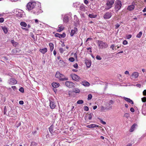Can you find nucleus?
<instances>
[{
	"mask_svg": "<svg viewBox=\"0 0 146 146\" xmlns=\"http://www.w3.org/2000/svg\"><path fill=\"white\" fill-rule=\"evenodd\" d=\"M97 44L99 48H105L108 46V44L105 42L102 41L98 40L97 41Z\"/></svg>",
	"mask_w": 146,
	"mask_h": 146,
	"instance_id": "nucleus-1",
	"label": "nucleus"
},
{
	"mask_svg": "<svg viewBox=\"0 0 146 146\" xmlns=\"http://www.w3.org/2000/svg\"><path fill=\"white\" fill-rule=\"evenodd\" d=\"M56 78H58L61 81L66 80H68L64 75L61 74L59 72H57L55 75Z\"/></svg>",
	"mask_w": 146,
	"mask_h": 146,
	"instance_id": "nucleus-2",
	"label": "nucleus"
},
{
	"mask_svg": "<svg viewBox=\"0 0 146 146\" xmlns=\"http://www.w3.org/2000/svg\"><path fill=\"white\" fill-rule=\"evenodd\" d=\"M114 0H108L106 3V6L105 9V11H107L111 9L114 3Z\"/></svg>",
	"mask_w": 146,
	"mask_h": 146,
	"instance_id": "nucleus-3",
	"label": "nucleus"
},
{
	"mask_svg": "<svg viewBox=\"0 0 146 146\" xmlns=\"http://www.w3.org/2000/svg\"><path fill=\"white\" fill-rule=\"evenodd\" d=\"M36 3L34 2H31L29 3L27 5V8L29 10L33 9L35 7Z\"/></svg>",
	"mask_w": 146,
	"mask_h": 146,
	"instance_id": "nucleus-4",
	"label": "nucleus"
},
{
	"mask_svg": "<svg viewBox=\"0 0 146 146\" xmlns=\"http://www.w3.org/2000/svg\"><path fill=\"white\" fill-rule=\"evenodd\" d=\"M115 9L116 11H118L121 9L122 4L121 1H117L115 3Z\"/></svg>",
	"mask_w": 146,
	"mask_h": 146,
	"instance_id": "nucleus-5",
	"label": "nucleus"
},
{
	"mask_svg": "<svg viewBox=\"0 0 146 146\" xmlns=\"http://www.w3.org/2000/svg\"><path fill=\"white\" fill-rule=\"evenodd\" d=\"M112 13L110 12H106L104 15V18L105 19H110L112 16Z\"/></svg>",
	"mask_w": 146,
	"mask_h": 146,
	"instance_id": "nucleus-6",
	"label": "nucleus"
},
{
	"mask_svg": "<svg viewBox=\"0 0 146 146\" xmlns=\"http://www.w3.org/2000/svg\"><path fill=\"white\" fill-rule=\"evenodd\" d=\"M70 76L73 80L76 81H79L80 79V78L79 76L74 74H71Z\"/></svg>",
	"mask_w": 146,
	"mask_h": 146,
	"instance_id": "nucleus-7",
	"label": "nucleus"
},
{
	"mask_svg": "<svg viewBox=\"0 0 146 146\" xmlns=\"http://www.w3.org/2000/svg\"><path fill=\"white\" fill-rule=\"evenodd\" d=\"M9 82L11 85L15 84L17 83V81L14 78H11L9 80Z\"/></svg>",
	"mask_w": 146,
	"mask_h": 146,
	"instance_id": "nucleus-8",
	"label": "nucleus"
},
{
	"mask_svg": "<svg viewBox=\"0 0 146 146\" xmlns=\"http://www.w3.org/2000/svg\"><path fill=\"white\" fill-rule=\"evenodd\" d=\"M93 115L92 113L86 115L85 117V119L86 121L91 119L92 116Z\"/></svg>",
	"mask_w": 146,
	"mask_h": 146,
	"instance_id": "nucleus-9",
	"label": "nucleus"
},
{
	"mask_svg": "<svg viewBox=\"0 0 146 146\" xmlns=\"http://www.w3.org/2000/svg\"><path fill=\"white\" fill-rule=\"evenodd\" d=\"M65 84L67 87L69 88H72L74 86L73 83L70 81H66L65 82Z\"/></svg>",
	"mask_w": 146,
	"mask_h": 146,
	"instance_id": "nucleus-10",
	"label": "nucleus"
},
{
	"mask_svg": "<svg viewBox=\"0 0 146 146\" xmlns=\"http://www.w3.org/2000/svg\"><path fill=\"white\" fill-rule=\"evenodd\" d=\"M55 36L59 38H64L66 36V34L63 33L62 34H59V33H56L55 34Z\"/></svg>",
	"mask_w": 146,
	"mask_h": 146,
	"instance_id": "nucleus-11",
	"label": "nucleus"
},
{
	"mask_svg": "<svg viewBox=\"0 0 146 146\" xmlns=\"http://www.w3.org/2000/svg\"><path fill=\"white\" fill-rule=\"evenodd\" d=\"M49 102L50 106V108L51 109H54L56 106L55 103L53 101H52L50 100H49Z\"/></svg>",
	"mask_w": 146,
	"mask_h": 146,
	"instance_id": "nucleus-12",
	"label": "nucleus"
},
{
	"mask_svg": "<svg viewBox=\"0 0 146 146\" xmlns=\"http://www.w3.org/2000/svg\"><path fill=\"white\" fill-rule=\"evenodd\" d=\"M139 76L138 72H135L133 73L131 75V78L132 79H135L137 78Z\"/></svg>",
	"mask_w": 146,
	"mask_h": 146,
	"instance_id": "nucleus-13",
	"label": "nucleus"
},
{
	"mask_svg": "<svg viewBox=\"0 0 146 146\" xmlns=\"http://www.w3.org/2000/svg\"><path fill=\"white\" fill-rule=\"evenodd\" d=\"M78 31L76 27H74V29L72 30L70 34L71 36H73V35L75 34L76 32H77Z\"/></svg>",
	"mask_w": 146,
	"mask_h": 146,
	"instance_id": "nucleus-14",
	"label": "nucleus"
},
{
	"mask_svg": "<svg viewBox=\"0 0 146 146\" xmlns=\"http://www.w3.org/2000/svg\"><path fill=\"white\" fill-rule=\"evenodd\" d=\"M25 15V14L23 11L21 10H20V12H19L17 14V16L20 17H22Z\"/></svg>",
	"mask_w": 146,
	"mask_h": 146,
	"instance_id": "nucleus-15",
	"label": "nucleus"
},
{
	"mask_svg": "<svg viewBox=\"0 0 146 146\" xmlns=\"http://www.w3.org/2000/svg\"><path fill=\"white\" fill-rule=\"evenodd\" d=\"M112 106H110L109 107H108H108L106 108V107H104L103 106H102L101 107V110L102 111H103L106 110H110L112 109Z\"/></svg>",
	"mask_w": 146,
	"mask_h": 146,
	"instance_id": "nucleus-16",
	"label": "nucleus"
},
{
	"mask_svg": "<svg viewBox=\"0 0 146 146\" xmlns=\"http://www.w3.org/2000/svg\"><path fill=\"white\" fill-rule=\"evenodd\" d=\"M123 98L126 101L128 102L129 103L131 104H133V101L132 100H131L130 99L126 98V97H123Z\"/></svg>",
	"mask_w": 146,
	"mask_h": 146,
	"instance_id": "nucleus-17",
	"label": "nucleus"
},
{
	"mask_svg": "<svg viewBox=\"0 0 146 146\" xmlns=\"http://www.w3.org/2000/svg\"><path fill=\"white\" fill-rule=\"evenodd\" d=\"M135 8V6L134 5H131L129 6L127 8V10L129 11H131L133 10Z\"/></svg>",
	"mask_w": 146,
	"mask_h": 146,
	"instance_id": "nucleus-18",
	"label": "nucleus"
},
{
	"mask_svg": "<svg viewBox=\"0 0 146 146\" xmlns=\"http://www.w3.org/2000/svg\"><path fill=\"white\" fill-rule=\"evenodd\" d=\"M81 84L84 86H89L90 85V83L87 81L82 82L81 83Z\"/></svg>",
	"mask_w": 146,
	"mask_h": 146,
	"instance_id": "nucleus-19",
	"label": "nucleus"
},
{
	"mask_svg": "<svg viewBox=\"0 0 146 146\" xmlns=\"http://www.w3.org/2000/svg\"><path fill=\"white\" fill-rule=\"evenodd\" d=\"M47 49L46 48H45L42 49H40L39 51L43 54H44L47 52Z\"/></svg>",
	"mask_w": 146,
	"mask_h": 146,
	"instance_id": "nucleus-20",
	"label": "nucleus"
},
{
	"mask_svg": "<svg viewBox=\"0 0 146 146\" xmlns=\"http://www.w3.org/2000/svg\"><path fill=\"white\" fill-rule=\"evenodd\" d=\"M85 64L86 65V66L88 68L90 67L91 65V62L88 60H85Z\"/></svg>",
	"mask_w": 146,
	"mask_h": 146,
	"instance_id": "nucleus-21",
	"label": "nucleus"
},
{
	"mask_svg": "<svg viewBox=\"0 0 146 146\" xmlns=\"http://www.w3.org/2000/svg\"><path fill=\"white\" fill-rule=\"evenodd\" d=\"M137 126V124L135 123H134L131 127L130 129V131L131 132H133L135 129V127Z\"/></svg>",
	"mask_w": 146,
	"mask_h": 146,
	"instance_id": "nucleus-22",
	"label": "nucleus"
},
{
	"mask_svg": "<svg viewBox=\"0 0 146 146\" xmlns=\"http://www.w3.org/2000/svg\"><path fill=\"white\" fill-rule=\"evenodd\" d=\"M52 87L54 88H56L59 86L60 84L56 82H53L52 84Z\"/></svg>",
	"mask_w": 146,
	"mask_h": 146,
	"instance_id": "nucleus-23",
	"label": "nucleus"
},
{
	"mask_svg": "<svg viewBox=\"0 0 146 146\" xmlns=\"http://www.w3.org/2000/svg\"><path fill=\"white\" fill-rule=\"evenodd\" d=\"M86 9V7L83 4H81L80 7V9L83 11H84Z\"/></svg>",
	"mask_w": 146,
	"mask_h": 146,
	"instance_id": "nucleus-24",
	"label": "nucleus"
},
{
	"mask_svg": "<svg viewBox=\"0 0 146 146\" xmlns=\"http://www.w3.org/2000/svg\"><path fill=\"white\" fill-rule=\"evenodd\" d=\"M53 128L54 126L52 125H51L49 128V131L51 134H54L53 131L54 130Z\"/></svg>",
	"mask_w": 146,
	"mask_h": 146,
	"instance_id": "nucleus-25",
	"label": "nucleus"
},
{
	"mask_svg": "<svg viewBox=\"0 0 146 146\" xmlns=\"http://www.w3.org/2000/svg\"><path fill=\"white\" fill-rule=\"evenodd\" d=\"M98 125H96L94 124H91L88 125L87 126V127H89V128H94V127H98Z\"/></svg>",
	"mask_w": 146,
	"mask_h": 146,
	"instance_id": "nucleus-26",
	"label": "nucleus"
},
{
	"mask_svg": "<svg viewBox=\"0 0 146 146\" xmlns=\"http://www.w3.org/2000/svg\"><path fill=\"white\" fill-rule=\"evenodd\" d=\"M80 5V3L79 2H76L74 3L73 6L74 7L77 8H78Z\"/></svg>",
	"mask_w": 146,
	"mask_h": 146,
	"instance_id": "nucleus-27",
	"label": "nucleus"
},
{
	"mask_svg": "<svg viewBox=\"0 0 146 146\" xmlns=\"http://www.w3.org/2000/svg\"><path fill=\"white\" fill-rule=\"evenodd\" d=\"M49 46L50 48V50L51 51H52L54 49V44L52 43H50L49 44Z\"/></svg>",
	"mask_w": 146,
	"mask_h": 146,
	"instance_id": "nucleus-28",
	"label": "nucleus"
},
{
	"mask_svg": "<svg viewBox=\"0 0 146 146\" xmlns=\"http://www.w3.org/2000/svg\"><path fill=\"white\" fill-rule=\"evenodd\" d=\"M63 20L64 22L67 23L68 21V17L67 16H65Z\"/></svg>",
	"mask_w": 146,
	"mask_h": 146,
	"instance_id": "nucleus-29",
	"label": "nucleus"
},
{
	"mask_svg": "<svg viewBox=\"0 0 146 146\" xmlns=\"http://www.w3.org/2000/svg\"><path fill=\"white\" fill-rule=\"evenodd\" d=\"M2 29L3 30L4 33L6 34L8 32V30L7 29V28L5 27H2Z\"/></svg>",
	"mask_w": 146,
	"mask_h": 146,
	"instance_id": "nucleus-30",
	"label": "nucleus"
},
{
	"mask_svg": "<svg viewBox=\"0 0 146 146\" xmlns=\"http://www.w3.org/2000/svg\"><path fill=\"white\" fill-rule=\"evenodd\" d=\"M142 113L144 115H146V108L143 107L142 109Z\"/></svg>",
	"mask_w": 146,
	"mask_h": 146,
	"instance_id": "nucleus-31",
	"label": "nucleus"
},
{
	"mask_svg": "<svg viewBox=\"0 0 146 146\" xmlns=\"http://www.w3.org/2000/svg\"><path fill=\"white\" fill-rule=\"evenodd\" d=\"M88 16L90 18H95L97 16L96 15H94L93 13L89 14L88 15Z\"/></svg>",
	"mask_w": 146,
	"mask_h": 146,
	"instance_id": "nucleus-32",
	"label": "nucleus"
},
{
	"mask_svg": "<svg viewBox=\"0 0 146 146\" xmlns=\"http://www.w3.org/2000/svg\"><path fill=\"white\" fill-rule=\"evenodd\" d=\"M20 25L22 27H26L27 26V24L24 22H21L20 24Z\"/></svg>",
	"mask_w": 146,
	"mask_h": 146,
	"instance_id": "nucleus-33",
	"label": "nucleus"
},
{
	"mask_svg": "<svg viewBox=\"0 0 146 146\" xmlns=\"http://www.w3.org/2000/svg\"><path fill=\"white\" fill-rule=\"evenodd\" d=\"M80 91L79 89L77 88H75L73 90V92H74L76 93H79L80 92Z\"/></svg>",
	"mask_w": 146,
	"mask_h": 146,
	"instance_id": "nucleus-34",
	"label": "nucleus"
},
{
	"mask_svg": "<svg viewBox=\"0 0 146 146\" xmlns=\"http://www.w3.org/2000/svg\"><path fill=\"white\" fill-rule=\"evenodd\" d=\"M64 27L62 26H60L59 27L58 29L57 30V31L59 32H60L62 31L64 29Z\"/></svg>",
	"mask_w": 146,
	"mask_h": 146,
	"instance_id": "nucleus-35",
	"label": "nucleus"
},
{
	"mask_svg": "<svg viewBox=\"0 0 146 146\" xmlns=\"http://www.w3.org/2000/svg\"><path fill=\"white\" fill-rule=\"evenodd\" d=\"M142 34V33L141 31L136 36V37L138 38H140Z\"/></svg>",
	"mask_w": 146,
	"mask_h": 146,
	"instance_id": "nucleus-36",
	"label": "nucleus"
},
{
	"mask_svg": "<svg viewBox=\"0 0 146 146\" xmlns=\"http://www.w3.org/2000/svg\"><path fill=\"white\" fill-rule=\"evenodd\" d=\"M59 130L58 129H57L54 131H53V134H52V135H55L56 134H58L59 133Z\"/></svg>",
	"mask_w": 146,
	"mask_h": 146,
	"instance_id": "nucleus-37",
	"label": "nucleus"
},
{
	"mask_svg": "<svg viewBox=\"0 0 146 146\" xmlns=\"http://www.w3.org/2000/svg\"><path fill=\"white\" fill-rule=\"evenodd\" d=\"M114 103V101H113L112 100H110L109 101V103H108V105L109 106V107L110 106L111 104H113Z\"/></svg>",
	"mask_w": 146,
	"mask_h": 146,
	"instance_id": "nucleus-38",
	"label": "nucleus"
},
{
	"mask_svg": "<svg viewBox=\"0 0 146 146\" xmlns=\"http://www.w3.org/2000/svg\"><path fill=\"white\" fill-rule=\"evenodd\" d=\"M84 102L82 100H79L77 101V104H82Z\"/></svg>",
	"mask_w": 146,
	"mask_h": 146,
	"instance_id": "nucleus-39",
	"label": "nucleus"
},
{
	"mask_svg": "<svg viewBox=\"0 0 146 146\" xmlns=\"http://www.w3.org/2000/svg\"><path fill=\"white\" fill-rule=\"evenodd\" d=\"M124 116L128 118L129 117V114L127 113H125L124 114Z\"/></svg>",
	"mask_w": 146,
	"mask_h": 146,
	"instance_id": "nucleus-40",
	"label": "nucleus"
},
{
	"mask_svg": "<svg viewBox=\"0 0 146 146\" xmlns=\"http://www.w3.org/2000/svg\"><path fill=\"white\" fill-rule=\"evenodd\" d=\"M92 98V95L90 94H89L88 96V100H91V99Z\"/></svg>",
	"mask_w": 146,
	"mask_h": 146,
	"instance_id": "nucleus-41",
	"label": "nucleus"
},
{
	"mask_svg": "<svg viewBox=\"0 0 146 146\" xmlns=\"http://www.w3.org/2000/svg\"><path fill=\"white\" fill-rule=\"evenodd\" d=\"M69 60L71 62H73L74 61V58L71 57L69 58Z\"/></svg>",
	"mask_w": 146,
	"mask_h": 146,
	"instance_id": "nucleus-42",
	"label": "nucleus"
},
{
	"mask_svg": "<svg viewBox=\"0 0 146 146\" xmlns=\"http://www.w3.org/2000/svg\"><path fill=\"white\" fill-rule=\"evenodd\" d=\"M19 90L21 92L23 93L24 92V89L22 87H21L19 89Z\"/></svg>",
	"mask_w": 146,
	"mask_h": 146,
	"instance_id": "nucleus-43",
	"label": "nucleus"
},
{
	"mask_svg": "<svg viewBox=\"0 0 146 146\" xmlns=\"http://www.w3.org/2000/svg\"><path fill=\"white\" fill-rule=\"evenodd\" d=\"M59 51L61 53H62L64 52V49L62 48H59Z\"/></svg>",
	"mask_w": 146,
	"mask_h": 146,
	"instance_id": "nucleus-44",
	"label": "nucleus"
},
{
	"mask_svg": "<svg viewBox=\"0 0 146 146\" xmlns=\"http://www.w3.org/2000/svg\"><path fill=\"white\" fill-rule=\"evenodd\" d=\"M142 101L143 102H146V97H144L141 98Z\"/></svg>",
	"mask_w": 146,
	"mask_h": 146,
	"instance_id": "nucleus-45",
	"label": "nucleus"
},
{
	"mask_svg": "<svg viewBox=\"0 0 146 146\" xmlns=\"http://www.w3.org/2000/svg\"><path fill=\"white\" fill-rule=\"evenodd\" d=\"M115 45L113 44L111 45L110 48H111L112 50H114V48L115 47Z\"/></svg>",
	"mask_w": 146,
	"mask_h": 146,
	"instance_id": "nucleus-46",
	"label": "nucleus"
},
{
	"mask_svg": "<svg viewBox=\"0 0 146 146\" xmlns=\"http://www.w3.org/2000/svg\"><path fill=\"white\" fill-rule=\"evenodd\" d=\"M96 58L97 59L99 60H101L102 59V58H101V57L99 55H97L96 56Z\"/></svg>",
	"mask_w": 146,
	"mask_h": 146,
	"instance_id": "nucleus-47",
	"label": "nucleus"
},
{
	"mask_svg": "<svg viewBox=\"0 0 146 146\" xmlns=\"http://www.w3.org/2000/svg\"><path fill=\"white\" fill-rule=\"evenodd\" d=\"M73 66L74 68L76 69L78 68V65L77 63H76L75 64H74Z\"/></svg>",
	"mask_w": 146,
	"mask_h": 146,
	"instance_id": "nucleus-48",
	"label": "nucleus"
},
{
	"mask_svg": "<svg viewBox=\"0 0 146 146\" xmlns=\"http://www.w3.org/2000/svg\"><path fill=\"white\" fill-rule=\"evenodd\" d=\"M123 44L124 45H126L127 44V42L126 40H124L123 41Z\"/></svg>",
	"mask_w": 146,
	"mask_h": 146,
	"instance_id": "nucleus-49",
	"label": "nucleus"
},
{
	"mask_svg": "<svg viewBox=\"0 0 146 146\" xmlns=\"http://www.w3.org/2000/svg\"><path fill=\"white\" fill-rule=\"evenodd\" d=\"M84 110L85 111H88L89 110L88 108V106H85L84 107Z\"/></svg>",
	"mask_w": 146,
	"mask_h": 146,
	"instance_id": "nucleus-50",
	"label": "nucleus"
},
{
	"mask_svg": "<svg viewBox=\"0 0 146 146\" xmlns=\"http://www.w3.org/2000/svg\"><path fill=\"white\" fill-rule=\"evenodd\" d=\"M4 19L3 18L1 17L0 18V23H2L3 22Z\"/></svg>",
	"mask_w": 146,
	"mask_h": 146,
	"instance_id": "nucleus-51",
	"label": "nucleus"
},
{
	"mask_svg": "<svg viewBox=\"0 0 146 146\" xmlns=\"http://www.w3.org/2000/svg\"><path fill=\"white\" fill-rule=\"evenodd\" d=\"M132 35H128L127 36V38L129 39L131 38Z\"/></svg>",
	"mask_w": 146,
	"mask_h": 146,
	"instance_id": "nucleus-52",
	"label": "nucleus"
},
{
	"mask_svg": "<svg viewBox=\"0 0 146 146\" xmlns=\"http://www.w3.org/2000/svg\"><path fill=\"white\" fill-rule=\"evenodd\" d=\"M12 53H13H13H16L17 52V50L16 49H14L12 50Z\"/></svg>",
	"mask_w": 146,
	"mask_h": 146,
	"instance_id": "nucleus-53",
	"label": "nucleus"
},
{
	"mask_svg": "<svg viewBox=\"0 0 146 146\" xmlns=\"http://www.w3.org/2000/svg\"><path fill=\"white\" fill-rule=\"evenodd\" d=\"M19 103L20 105H23L24 104V102L23 101H20L19 102Z\"/></svg>",
	"mask_w": 146,
	"mask_h": 146,
	"instance_id": "nucleus-54",
	"label": "nucleus"
},
{
	"mask_svg": "<svg viewBox=\"0 0 146 146\" xmlns=\"http://www.w3.org/2000/svg\"><path fill=\"white\" fill-rule=\"evenodd\" d=\"M74 19H75V18H76V23H78V21H79V20L78 19V18H77V17H76V15H74Z\"/></svg>",
	"mask_w": 146,
	"mask_h": 146,
	"instance_id": "nucleus-55",
	"label": "nucleus"
},
{
	"mask_svg": "<svg viewBox=\"0 0 146 146\" xmlns=\"http://www.w3.org/2000/svg\"><path fill=\"white\" fill-rule=\"evenodd\" d=\"M130 110L131 112H133L135 111V110L133 108H130Z\"/></svg>",
	"mask_w": 146,
	"mask_h": 146,
	"instance_id": "nucleus-56",
	"label": "nucleus"
},
{
	"mask_svg": "<svg viewBox=\"0 0 146 146\" xmlns=\"http://www.w3.org/2000/svg\"><path fill=\"white\" fill-rule=\"evenodd\" d=\"M119 26H120V25L119 24H116V25H115V28L116 29H117L118 28H119Z\"/></svg>",
	"mask_w": 146,
	"mask_h": 146,
	"instance_id": "nucleus-57",
	"label": "nucleus"
},
{
	"mask_svg": "<svg viewBox=\"0 0 146 146\" xmlns=\"http://www.w3.org/2000/svg\"><path fill=\"white\" fill-rule=\"evenodd\" d=\"M143 94L144 96H146V90H144L143 91Z\"/></svg>",
	"mask_w": 146,
	"mask_h": 146,
	"instance_id": "nucleus-58",
	"label": "nucleus"
},
{
	"mask_svg": "<svg viewBox=\"0 0 146 146\" xmlns=\"http://www.w3.org/2000/svg\"><path fill=\"white\" fill-rule=\"evenodd\" d=\"M125 74H128L129 75V72L128 71H126L125 72Z\"/></svg>",
	"mask_w": 146,
	"mask_h": 146,
	"instance_id": "nucleus-59",
	"label": "nucleus"
},
{
	"mask_svg": "<svg viewBox=\"0 0 146 146\" xmlns=\"http://www.w3.org/2000/svg\"><path fill=\"white\" fill-rule=\"evenodd\" d=\"M35 22L38 24L39 23V21H38V20L37 19H35Z\"/></svg>",
	"mask_w": 146,
	"mask_h": 146,
	"instance_id": "nucleus-60",
	"label": "nucleus"
},
{
	"mask_svg": "<svg viewBox=\"0 0 146 146\" xmlns=\"http://www.w3.org/2000/svg\"><path fill=\"white\" fill-rule=\"evenodd\" d=\"M92 40V38H88L86 40V42H87V41L90 40Z\"/></svg>",
	"mask_w": 146,
	"mask_h": 146,
	"instance_id": "nucleus-61",
	"label": "nucleus"
},
{
	"mask_svg": "<svg viewBox=\"0 0 146 146\" xmlns=\"http://www.w3.org/2000/svg\"><path fill=\"white\" fill-rule=\"evenodd\" d=\"M84 2V3L86 4H87L88 3V1L87 0H85Z\"/></svg>",
	"mask_w": 146,
	"mask_h": 146,
	"instance_id": "nucleus-62",
	"label": "nucleus"
},
{
	"mask_svg": "<svg viewBox=\"0 0 146 146\" xmlns=\"http://www.w3.org/2000/svg\"><path fill=\"white\" fill-rule=\"evenodd\" d=\"M11 87L14 90H15L16 88V87L15 86H12Z\"/></svg>",
	"mask_w": 146,
	"mask_h": 146,
	"instance_id": "nucleus-63",
	"label": "nucleus"
},
{
	"mask_svg": "<svg viewBox=\"0 0 146 146\" xmlns=\"http://www.w3.org/2000/svg\"><path fill=\"white\" fill-rule=\"evenodd\" d=\"M132 146V144L131 143H129V144H127L125 146Z\"/></svg>",
	"mask_w": 146,
	"mask_h": 146,
	"instance_id": "nucleus-64",
	"label": "nucleus"
}]
</instances>
